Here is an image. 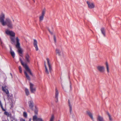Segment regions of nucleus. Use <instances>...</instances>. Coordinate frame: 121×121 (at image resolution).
<instances>
[{"label":"nucleus","mask_w":121,"mask_h":121,"mask_svg":"<svg viewBox=\"0 0 121 121\" xmlns=\"http://www.w3.org/2000/svg\"><path fill=\"white\" fill-rule=\"evenodd\" d=\"M6 33L7 34L11 36H12V37H14L15 36V33L12 31H9L7 30L6 31Z\"/></svg>","instance_id":"nucleus-7"},{"label":"nucleus","mask_w":121,"mask_h":121,"mask_svg":"<svg viewBox=\"0 0 121 121\" xmlns=\"http://www.w3.org/2000/svg\"><path fill=\"white\" fill-rule=\"evenodd\" d=\"M0 105L1 106V108H2V110L4 111H5V110L4 108L3 107L2 105L1 104V103H0Z\"/></svg>","instance_id":"nucleus-32"},{"label":"nucleus","mask_w":121,"mask_h":121,"mask_svg":"<svg viewBox=\"0 0 121 121\" xmlns=\"http://www.w3.org/2000/svg\"><path fill=\"white\" fill-rule=\"evenodd\" d=\"M16 48L18 49V52L19 54H22V51L20 46V44L19 42V40L18 37L16 38Z\"/></svg>","instance_id":"nucleus-4"},{"label":"nucleus","mask_w":121,"mask_h":121,"mask_svg":"<svg viewBox=\"0 0 121 121\" xmlns=\"http://www.w3.org/2000/svg\"><path fill=\"white\" fill-rule=\"evenodd\" d=\"M10 39L11 40V42L12 44H13L15 43V40L14 38L12 37H10Z\"/></svg>","instance_id":"nucleus-20"},{"label":"nucleus","mask_w":121,"mask_h":121,"mask_svg":"<svg viewBox=\"0 0 121 121\" xmlns=\"http://www.w3.org/2000/svg\"><path fill=\"white\" fill-rule=\"evenodd\" d=\"M68 104L69 108V112L70 114L71 113L72 111V107L70 104V102L69 99L68 100Z\"/></svg>","instance_id":"nucleus-18"},{"label":"nucleus","mask_w":121,"mask_h":121,"mask_svg":"<svg viewBox=\"0 0 121 121\" xmlns=\"http://www.w3.org/2000/svg\"><path fill=\"white\" fill-rule=\"evenodd\" d=\"M35 115L33 117V120L34 121L35 120H36V121H37L38 118L37 117L36 115H37L35 114Z\"/></svg>","instance_id":"nucleus-24"},{"label":"nucleus","mask_w":121,"mask_h":121,"mask_svg":"<svg viewBox=\"0 0 121 121\" xmlns=\"http://www.w3.org/2000/svg\"><path fill=\"white\" fill-rule=\"evenodd\" d=\"M1 41H1V39L0 38V42H1Z\"/></svg>","instance_id":"nucleus-43"},{"label":"nucleus","mask_w":121,"mask_h":121,"mask_svg":"<svg viewBox=\"0 0 121 121\" xmlns=\"http://www.w3.org/2000/svg\"><path fill=\"white\" fill-rule=\"evenodd\" d=\"M50 121H53V114L52 115Z\"/></svg>","instance_id":"nucleus-34"},{"label":"nucleus","mask_w":121,"mask_h":121,"mask_svg":"<svg viewBox=\"0 0 121 121\" xmlns=\"http://www.w3.org/2000/svg\"><path fill=\"white\" fill-rule=\"evenodd\" d=\"M13 120H15V121H17V119H15L14 118L13 119Z\"/></svg>","instance_id":"nucleus-39"},{"label":"nucleus","mask_w":121,"mask_h":121,"mask_svg":"<svg viewBox=\"0 0 121 121\" xmlns=\"http://www.w3.org/2000/svg\"><path fill=\"white\" fill-rule=\"evenodd\" d=\"M10 53L13 57L14 58L15 56V54L14 52L12 51V48H10Z\"/></svg>","instance_id":"nucleus-19"},{"label":"nucleus","mask_w":121,"mask_h":121,"mask_svg":"<svg viewBox=\"0 0 121 121\" xmlns=\"http://www.w3.org/2000/svg\"><path fill=\"white\" fill-rule=\"evenodd\" d=\"M100 30L102 34L103 35L104 37H105L106 35L105 28L104 27H102L101 28Z\"/></svg>","instance_id":"nucleus-15"},{"label":"nucleus","mask_w":121,"mask_h":121,"mask_svg":"<svg viewBox=\"0 0 121 121\" xmlns=\"http://www.w3.org/2000/svg\"><path fill=\"white\" fill-rule=\"evenodd\" d=\"M45 13V11H44V10H43L42 12V15L39 17L40 21H41L43 20Z\"/></svg>","instance_id":"nucleus-11"},{"label":"nucleus","mask_w":121,"mask_h":121,"mask_svg":"<svg viewBox=\"0 0 121 121\" xmlns=\"http://www.w3.org/2000/svg\"><path fill=\"white\" fill-rule=\"evenodd\" d=\"M44 66H45V65H46V62L45 61L44 62Z\"/></svg>","instance_id":"nucleus-41"},{"label":"nucleus","mask_w":121,"mask_h":121,"mask_svg":"<svg viewBox=\"0 0 121 121\" xmlns=\"http://www.w3.org/2000/svg\"><path fill=\"white\" fill-rule=\"evenodd\" d=\"M33 1L34 2H35V0H33Z\"/></svg>","instance_id":"nucleus-44"},{"label":"nucleus","mask_w":121,"mask_h":121,"mask_svg":"<svg viewBox=\"0 0 121 121\" xmlns=\"http://www.w3.org/2000/svg\"><path fill=\"white\" fill-rule=\"evenodd\" d=\"M97 68L98 71L101 72H103L104 71V67L103 66H98Z\"/></svg>","instance_id":"nucleus-9"},{"label":"nucleus","mask_w":121,"mask_h":121,"mask_svg":"<svg viewBox=\"0 0 121 121\" xmlns=\"http://www.w3.org/2000/svg\"><path fill=\"white\" fill-rule=\"evenodd\" d=\"M70 88H71V85H70Z\"/></svg>","instance_id":"nucleus-46"},{"label":"nucleus","mask_w":121,"mask_h":121,"mask_svg":"<svg viewBox=\"0 0 121 121\" xmlns=\"http://www.w3.org/2000/svg\"><path fill=\"white\" fill-rule=\"evenodd\" d=\"M13 21H14V20H13Z\"/></svg>","instance_id":"nucleus-48"},{"label":"nucleus","mask_w":121,"mask_h":121,"mask_svg":"<svg viewBox=\"0 0 121 121\" xmlns=\"http://www.w3.org/2000/svg\"><path fill=\"white\" fill-rule=\"evenodd\" d=\"M28 104L29 108L32 111H34L36 115H37L38 111V108L36 105L34 106V104L32 100H30L28 102Z\"/></svg>","instance_id":"nucleus-3"},{"label":"nucleus","mask_w":121,"mask_h":121,"mask_svg":"<svg viewBox=\"0 0 121 121\" xmlns=\"http://www.w3.org/2000/svg\"><path fill=\"white\" fill-rule=\"evenodd\" d=\"M46 59L47 60L48 64L49 67L50 72V73H51V71L52 70V69L51 67L50 64L49 63V60L48 58H47Z\"/></svg>","instance_id":"nucleus-12"},{"label":"nucleus","mask_w":121,"mask_h":121,"mask_svg":"<svg viewBox=\"0 0 121 121\" xmlns=\"http://www.w3.org/2000/svg\"><path fill=\"white\" fill-rule=\"evenodd\" d=\"M61 51L59 49L56 48V54H58L59 56L61 55Z\"/></svg>","instance_id":"nucleus-16"},{"label":"nucleus","mask_w":121,"mask_h":121,"mask_svg":"<svg viewBox=\"0 0 121 121\" xmlns=\"http://www.w3.org/2000/svg\"><path fill=\"white\" fill-rule=\"evenodd\" d=\"M106 68L107 69V71L108 73H109V68L107 62H106Z\"/></svg>","instance_id":"nucleus-23"},{"label":"nucleus","mask_w":121,"mask_h":121,"mask_svg":"<svg viewBox=\"0 0 121 121\" xmlns=\"http://www.w3.org/2000/svg\"><path fill=\"white\" fill-rule=\"evenodd\" d=\"M20 55L21 56H22V54H21Z\"/></svg>","instance_id":"nucleus-42"},{"label":"nucleus","mask_w":121,"mask_h":121,"mask_svg":"<svg viewBox=\"0 0 121 121\" xmlns=\"http://www.w3.org/2000/svg\"><path fill=\"white\" fill-rule=\"evenodd\" d=\"M48 31H49V32H50V33H51V34L52 35L53 34V33H52V32H51L50 30L49 29H48Z\"/></svg>","instance_id":"nucleus-36"},{"label":"nucleus","mask_w":121,"mask_h":121,"mask_svg":"<svg viewBox=\"0 0 121 121\" xmlns=\"http://www.w3.org/2000/svg\"><path fill=\"white\" fill-rule=\"evenodd\" d=\"M5 15L3 13H2L0 16V22L3 26L6 25L8 28L11 29L13 28V24L11 21L8 18L5 19V21H4Z\"/></svg>","instance_id":"nucleus-1"},{"label":"nucleus","mask_w":121,"mask_h":121,"mask_svg":"<svg viewBox=\"0 0 121 121\" xmlns=\"http://www.w3.org/2000/svg\"><path fill=\"white\" fill-rule=\"evenodd\" d=\"M19 60L22 65L23 66L26 70V71H24V74L28 80H30V77L27 74V72L29 73L31 76L33 77V75L32 73L27 64H24L21 58H19Z\"/></svg>","instance_id":"nucleus-2"},{"label":"nucleus","mask_w":121,"mask_h":121,"mask_svg":"<svg viewBox=\"0 0 121 121\" xmlns=\"http://www.w3.org/2000/svg\"><path fill=\"white\" fill-rule=\"evenodd\" d=\"M31 118H30L29 120L28 121H31Z\"/></svg>","instance_id":"nucleus-40"},{"label":"nucleus","mask_w":121,"mask_h":121,"mask_svg":"<svg viewBox=\"0 0 121 121\" xmlns=\"http://www.w3.org/2000/svg\"><path fill=\"white\" fill-rule=\"evenodd\" d=\"M4 114L7 115L8 116H9V113L7 112H4Z\"/></svg>","instance_id":"nucleus-31"},{"label":"nucleus","mask_w":121,"mask_h":121,"mask_svg":"<svg viewBox=\"0 0 121 121\" xmlns=\"http://www.w3.org/2000/svg\"><path fill=\"white\" fill-rule=\"evenodd\" d=\"M0 42V45L2 47L3 49H4L5 48V47L4 46V44L3 43L2 41H1Z\"/></svg>","instance_id":"nucleus-25"},{"label":"nucleus","mask_w":121,"mask_h":121,"mask_svg":"<svg viewBox=\"0 0 121 121\" xmlns=\"http://www.w3.org/2000/svg\"><path fill=\"white\" fill-rule=\"evenodd\" d=\"M34 85L31 83H30V89L31 93H34L36 91L35 88H33Z\"/></svg>","instance_id":"nucleus-8"},{"label":"nucleus","mask_w":121,"mask_h":121,"mask_svg":"<svg viewBox=\"0 0 121 121\" xmlns=\"http://www.w3.org/2000/svg\"><path fill=\"white\" fill-rule=\"evenodd\" d=\"M5 87L2 86V89L3 91H4L6 94H9V91L7 89H5Z\"/></svg>","instance_id":"nucleus-17"},{"label":"nucleus","mask_w":121,"mask_h":121,"mask_svg":"<svg viewBox=\"0 0 121 121\" xmlns=\"http://www.w3.org/2000/svg\"><path fill=\"white\" fill-rule=\"evenodd\" d=\"M87 3L88 5L89 8L90 9H93L95 7V4L93 2H90L89 1H87Z\"/></svg>","instance_id":"nucleus-6"},{"label":"nucleus","mask_w":121,"mask_h":121,"mask_svg":"<svg viewBox=\"0 0 121 121\" xmlns=\"http://www.w3.org/2000/svg\"><path fill=\"white\" fill-rule=\"evenodd\" d=\"M54 43L55 44V45H56V37L55 36H54Z\"/></svg>","instance_id":"nucleus-28"},{"label":"nucleus","mask_w":121,"mask_h":121,"mask_svg":"<svg viewBox=\"0 0 121 121\" xmlns=\"http://www.w3.org/2000/svg\"><path fill=\"white\" fill-rule=\"evenodd\" d=\"M7 96L9 98H10L11 97H12V95H10L9 94H7Z\"/></svg>","instance_id":"nucleus-35"},{"label":"nucleus","mask_w":121,"mask_h":121,"mask_svg":"<svg viewBox=\"0 0 121 121\" xmlns=\"http://www.w3.org/2000/svg\"><path fill=\"white\" fill-rule=\"evenodd\" d=\"M10 74H11V76H12V74H11V73H10Z\"/></svg>","instance_id":"nucleus-45"},{"label":"nucleus","mask_w":121,"mask_h":121,"mask_svg":"<svg viewBox=\"0 0 121 121\" xmlns=\"http://www.w3.org/2000/svg\"><path fill=\"white\" fill-rule=\"evenodd\" d=\"M26 61L27 63H29L30 62V57L27 54L26 55L25 57Z\"/></svg>","instance_id":"nucleus-14"},{"label":"nucleus","mask_w":121,"mask_h":121,"mask_svg":"<svg viewBox=\"0 0 121 121\" xmlns=\"http://www.w3.org/2000/svg\"><path fill=\"white\" fill-rule=\"evenodd\" d=\"M11 121H13V120H12Z\"/></svg>","instance_id":"nucleus-47"},{"label":"nucleus","mask_w":121,"mask_h":121,"mask_svg":"<svg viewBox=\"0 0 121 121\" xmlns=\"http://www.w3.org/2000/svg\"><path fill=\"white\" fill-rule=\"evenodd\" d=\"M87 114L91 118L92 120H93V118L92 114L89 111H87Z\"/></svg>","instance_id":"nucleus-21"},{"label":"nucleus","mask_w":121,"mask_h":121,"mask_svg":"<svg viewBox=\"0 0 121 121\" xmlns=\"http://www.w3.org/2000/svg\"><path fill=\"white\" fill-rule=\"evenodd\" d=\"M107 113L108 116L110 115L109 112H107Z\"/></svg>","instance_id":"nucleus-38"},{"label":"nucleus","mask_w":121,"mask_h":121,"mask_svg":"<svg viewBox=\"0 0 121 121\" xmlns=\"http://www.w3.org/2000/svg\"><path fill=\"white\" fill-rule=\"evenodd\" d=\"M45 72L47 74H48L49 73V72L47 67L46 65H45Z\"/></svg>","instance_id":"nucleus-26"},{"label":"nucleus","mask_w":121,"mask_h":121,"mask_svg":"<svg viewBox=\"0 0 121 121\" xmlns=\"http://www.w3.org/2000/svg\"><path fill=\"white\" fill-rule=\"evenodd\" d=\"M59 92L58 90L56 88L55 90V101L57 103L58 101V96Z\"/></svg>","instance_id":"nucleus-5"},{"label":"nucleus","mask_w":121,"mask_h":121,"mask_svg":"<svg viewBox=\"0 0 121 121\" xmlns=\"http://www.w3.org/2000/svg\"><path fill=\"white\" fill-rule=\"evenodd\" d=\"M97 119L98 121H105L104 120L103 117L99 115H98Z\"/></svg>","instance_id":"nucleus-13"},{"label":"nucleus","mask_w":121,"mask_h":121,"mask_svg":"<svg viewBox=\"0 0 121 121\" xmlns=\"http://www.w3.org/2000/svg\"><path fill=\"white\" fill-rule=\"evenodd\" d=\"M37 44V42L36 40L35 39H34L33 44L34 47L35 48V49L36 51H38V50Z\"/></svg>","instance_id":"nucleus-10"},{"label":"nucleus","mask_w":121,"mask_h":121,"mask_svg":"<svg viewBox=\"0 0 121 121\" xmlns=\"http://www.w3.org/2000/svg\"><path fill=\"white\" fill-rule=\"evenodd\" d=\"M23 116L25 118H26L27 117V115L26 112H24L23 113Z\"/></svg>","instance_id":"nucleus-27"},{"label":"nucleus","mask_w":121,"mask_h":121,"mask_svg":"<svg viewBox=\"0 0 121 121\" xmlns=\"http://www.w3.org/2000/svg\"><path fill=\"white\" fill-rule=\"evenodd\" d=\"M19 72L20 73H22V67L21 66H20L19 67Z\"/></svg>","instance_id":"nucleus-29"},{"label":"nucleus","mask_w":121,"mask_h":121,"mask_svg":"<svg viewBox=\"0 0 121 121\" xmlns=\"http://www.w3.org/2000/svg\"><path fill=\"white\" fill-rule=\"evenodd\" d=\"M37 121H43L42 119L41 118H38Z\"/></svg>","instance_id":"nucleus-30"},{"label":"nucleus","mask_w":121,"mask_h":121,"mask_svg":"<svg viewBox=\"0 0 121 121\" xmlns=\"http://www.w3.org/2000/svg\"><path fill=\"white\" fill-rule=\"evenodd\" d=\"M25 91L26 93V95L28 96L29 95V92L28 89L26 88L25 89Z\"/></svg>","instance_id":"nucleus-22"},{"label":"nucleus","mask_w":121,"mask_h":121,"mask_svg":"<svg viewBox=\"0 0 121 121\" xmlns=\"http://www.w3.org/2000/svg\"><path fill=\"white\" fill-rule=\"evenodd\" d=\"M20 121H25V120L22 118H21L20 119Z\"/></svg>","instance_id":"nucleus-37"},{"label":"nucleus","mask_w":121,"mask_h":121,"mask_svg":"<svg viewBox=\"0 0 121 121\" xmlns=\"http://www.w3.org/2000/svg\"><path fill=\"white\" fill-rule=\"evenodd\" d=\"M108 117H109V120L110 121H112V118H111V115H110V116H108Z\"/></svg>","instance_id":"nucleus-33"}]
</instances>
